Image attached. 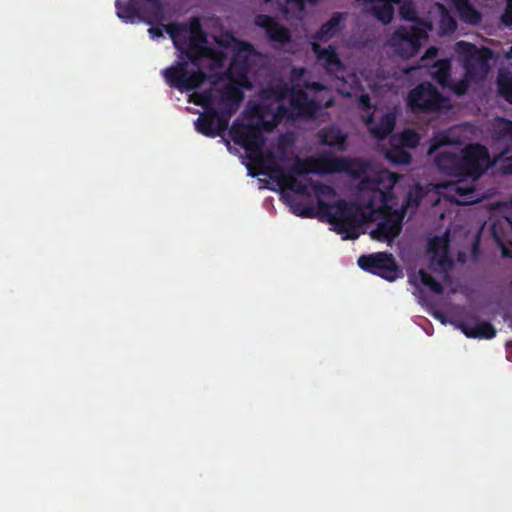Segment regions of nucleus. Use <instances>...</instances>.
Listing matches in <instances>:
<instances>
[{"mask_svg": "<svg viewBox=\"0 0 512 512\" xmlns=\"http://www.w3.org/2000/svg\"><path fill=\"white\" fill-rule=\"evenodd\" d=\"M304 74L303 68L292 70L291 89L273 78L257 99L250 100L242 118L231 127L235 143L244 147L260 174L275 179L281 188L314 195L321 213L344 239L357 238L362 224L370 222H377L372 238H395L404 215L419 205L423 188L413 186L399 204L393 190H398L402 176L388 170H373L361 160L328 153L301 159L284 139L264 149L262 130H272L284 117L315 116L320 107L332 104L329 90L302 80Z\"/></svg>", "mask_w": 512, "mask_h": 512, "instance_id": "1", "label": "nucleus"}, {"mask_svg": "<svg viewBox=\"0 0 512 512\" xmlns=\"http://www.w3.org/2000/svg\"><path fill=\"white\" fill-rule=\"evenodd\" d=\"M165 30L175 47L185 53V58L163 71L167 83L189 91L209 82V89L193 93L189 101L205 109L195 122L196 129L206 136L222 135L243 99V90L251 88L248 74L259 55L250 44L230 35L209 47L197 19L189 27L170 24Z\"/></svg>", "mask_w": 512, "mask_h": 512, "instance_id": "2", "label": "nucleus"}, {"mask_svg": "<svg viewBox=\"0 0 512 512\" xmlns=\"http://www.w3.org/2000/svg\"><path fill=\"white\" fill-rule=\"evenodd\" d=\"M453 128L440 132L431 139L428 154H435L434 162L442 172L459 177L457 180L431 185V189L459 205H468L481 200L475 181L491 165L488 151L480 145H469L461 149L458 132Z\"/></svg>", "mask_w": 512, "mask_h": 512, "instance_id": "3", "label": "nucleus"}, {"mask_svg": "<svg viewBox=\"0 0 512 512\" xmlns=\"http://www.w3.org/2000/svg\"><path fill=\"white\" fill-rule=\"evenodd\" d=\"M456 51L462 56L465 67V78L454 82L449 78L450 62L448 60H439L432 66L428 67L423 63L420 69L426 68L427 73L435 79L441 86L450 87L456 94L461 95L466 92L470 82H478L483 80L489 71V60L492 55L490 50L486 48H477L475 45L460 41L456 43ZM437 54L435 47H430L422 62L428 58H434Z\"/></svg>", "mask_w": 512, "mask_h": 512, "instance_id": "4", "label": "nucleus"}, {"mask_svg": "<svg viewBox=\"0 0 512 512\" xmlns=\"http://www.w3.org/2000/svg\"><path fill=\"white\" fill-rule=\"evenodd\" d=\"M312 51L317 63L334 78L335 89L344 96L358 98V104L362 109H370V98L367 94H359L362 88L357 83L356 72L347 74V67L340 59L336 48L332 45L322 47L319 42L311 41Z\"/></svg>", "mask_w": 512, "mask_h": 512, "instance_id": "5", "label": "nucleus"}, {"mask_svg": "<svg viewBox=\"0 0 512 512\" xmlns=\"http://www.w3.org/2000/svg\"><path fill=\"white\" fill-rule=\"evenodd\" d=\"M428 270L409 266V261H404L409 282L417 285L419 281L424 287L428 288L434 294L440 295L444 288L441 281L451 283V272L454 270L456 261L464 264L467 258H427Z\"/></svg>", "mask_w": 512, "mask_h": 512, "instance_id": "6", "label": "nucleus"}, {"mask_svg": "<svg viewBox=\"0 0 512 512\" xmlns=\"http://www.w3.org/2000/svg\"><path fill=\"white\" fill-rule=\"evenodd\" d=\"M464 242L472 245L473 254L476 256V237L457 229L429 234L426 238V249L431 256H467V251L463 247Z\"/></svg>", "mask_w": 512, "mask_h": 512, "instance_id": "7", "label": "nucleus"}, {"mask_svg": "<svg viewBox=\"0 0 512 512\" xmlns=\"http://www.w3.org/2000/svg\"><path fill=\"white\" fill-rule=\"evenodd\" d=\"M424 28L418 26H402L389 40V46L402 57H412L419 50L427 37V32L432 30V23H423Z\"/></svg>", "mask_w": 512, "mask_h": 512, "instance_id": "8", "label": "nucleus"}, {"mask_svg": "<svg viewBox=\"0 0 512 512\" xmlns=\"http://www.w3.org/2000/svg\"><path fill=\"white\" fill-rule=\"evenodd\" d=\"M367 7L382 23L386 24L392 20L394 9L391 2L399 4L400 16L412 24L410 26L423 27V23H431V21L420 20L413 3L410 0H363Z\"/></svg>", "mask_w": 512, "mask_h": 512, "instance_id": "9", "label": "nucleus"}, {"mask_svg": "<svg viewBox=\"0 0 512 512\" xmlns=\"http://www.w3.org/2000/svg\"><path fill=\"white\" fill-rule=\"evenodd\" d=\"M408 104L413 111L437 110L450 106L449 100L429 83H422L414 88L408 96Z\"/></svg>", "mask_w": 512, "mask_h": 512, "instance_id": "10", "label": "nucleus"}, {"mask_svg": "<svg viewBox=\"0 0 512 512\" xmlns=\"http://www.w3.org/2000/svg\"><path fill=\"white\" fill-rule=\"evenodd\" d=\"M493 137L497 141L512 143V121L506 119H496L493 123ZM509 151L505 150L495 158V163H502L503 169L506 172H512V155L509 156ZM510 212L505 216V222L509 225L512 236V199L510 202ZM512 245V240L510 241Z\"/></svg>", "mask_w": 512, "mask_h": 512, "instance_id": "11", "label": "nucleus"}, {"mask_svg": "<svg viewBox=\"0 0 512 512\" xmlns=\"http://www.w3.org/2000/svg\"><path fill=\"white\" fill-rule=\"evenodd\" d=\"M357 264L362 270L389 282L404 276L403 269L396 263L395 258H357Z\"/></svg>", "mask_w": 512, "mask_h": 512, "instance_id": "12", "label": "nucleus"}, {"mask_svg": "<svg viewBox=\"0 0 512 512\" xmlns=\"http://www.w3.org/2000/svg\"><path fill=\"white\" fill-rule=\"evenodd\" d=\"M419 140L418 134L410 129L392 136L391 147L385 152L386 158L394 164H408L411 156L404 148L416 147Z\"/></svg>", "mask_w": 512, "mask_h": 512, "instance_id": "13", "label": "nucleus"}, {"mask_svg": "<svg viewBox=\"0 0 512 512\" xmlns=\"http://www.w3.org/2000/svg\"><path fill=\"white\" fill-rule=\"evenodd\" d=\"M457 327L468 338L492 339L496 336L495 327L489 322L479 321L477 316L459 321Z\"/></svg>", "mask_w": 512, "mask_h": 512, "instance_id": "14", "label": "nucleus"}, {"mask_svg": "<svg viewBox=\"0 0 512 512\" xmlns=\"http://www.w3.org/2000/svg\"><path fill=\"white\" fill-rule=\"evenodd\" d=\"M255 24L266 29L270 39L279 44H284L289 41V32L278 25L271 17L266 15H258L255 19Z\"/></svg>", "mask_w": 512, "mask_h": 512, "instance_id": "15", "label": "nucleus"}, {"mask_svg": "<svg viewBox=\"0 0 512 512\" xmlns=\"http://www.w3.org/2000/svg\"><path fill=\"white\" fill-rule=\"evenodd\" d=\"M363 120L367 124L371 134L378 139L387 136L394 128L395 116L387 113L381 117L378 123L374 124L371 115H362Z\"/></svg>", "mask_w": 512, "mask_h": 512, "instance_id": "16", "label": "nucleus"}, {"mask_svg": "<svg viewBox=\"0 0 512 512\" xmlns=\"http://www.w3.org/2000/svg\"><path fill=\"white\" fill-rule=\"evenodd\" d=\"M462 21L467 24L477 25L481 22V14L469 3L468 0H451Z\"/></svg>", "mask_w": 512, "mask_h": 512, "instance_id": "17", "label": "nucleus"}, {"mask_svg": "<svg viewBox=\"0 0 512 512\" xmlns=\"http://www.w3.org/2000/svg\"><path fill=\"white\" fill-rule=\"evenodd\" d=\"M344 16L340 13H335L331 19L322 25L320 30L314 37L313 41H323L326 42L334 37L340 29V23L343 21Z\"/></svg>", "mask_w": 512, "mask_h": 512, "instance_id": "18", "label": "nucleus"}, {"mask_svg": "<svg viewBox=\"0 0 512 512\" xmlns=\"http://www.w3.org/2000/svg\"><path fill=\"white\" fill-rule=\"evenodd\" d=\"M321 142L328 146H334L338 149L344 148L346 135H344L338 128L331 127L324 129L320 133Z\"/></svg>", "mask_w": 512, "mask_h": 512, "instance_id": "19", "label": "nucleus"}, {"mask_svg": "<svg viewBox=\"0 0 512 512\" xmlns=\"http://www.w3.org/2000/svg\"><path fill=\"white\" fill-rule=\"evenodd\" d=\"M497 84L500 95L512 104V73L501 71Z\"/></svg>", "mask_w": 512, "mask_h": 512, "instance_id": "20", "label": "nucleus"}, {"mask_svg": "<svg viewBox=\"0 0 512 512\" xmlns=\"http://www.w3.org/2000/svg\"><path fill=\"white\" fill-rule=\"evenodd\" d=\"M436 12L440 15V29L443 34H449L456 29L455 19L447 12L442 4L435 5Z\"/></svg>", "mask_w": 512, "mask_h": 512, "instance_id": "21", "label": "nucleus"}, {"mask_svg": "<svg viewBox=\"0 0 512 512\" xmlns=\"http://www.w3.org/2000/svg\"><path fill=\"white\" fill-rule=\"evenodd\" d=\"M116 9H117V15L120 19L124 20L125 22H131L133 23L134 20L137 18V16L134 14V12L129 8H123L120 5L119 1H116Z\"/></svg>", "mask_w": 512, "mask_h": 512, "instance_id": "22", "label": "nucleus"}, {"mask_svg": "<svg viewBox=\"0 0 512 512\" xmlns=\"http://www.w3.org/2000/svg\"><path fill=\"white\" fill-rule=\"evenodd\" d=\"M502 21L507 26L512 24V0H507V6L502 16Z\"/></svg>", "mask_w": 512, "mask_h": 512, "instance_id": "23", "label": "nucleus"}, {"mask_svg": "<svg viewBox=\"0 0 512 512\" xmlns=\"http://www.w3.org/2000/svg\"><path fill=\"white\" fill-rule=\"evenodd\" d=\"M152 8V13L157 16L161 10L160 0H146Z\"/></svg>", "mask_w": 512, "mask_h": 512, "instance_id": "24", "label": "nucleus"}, {"mask_svg": "<svg viewBox=\"0 0 512 512\" xmlns=\"http://www.w3.org/2000/svg\"><path fill=\"white\" fill-rule=\"evenodd\" d=\"M149 33L153 39L161 37L163 35V30L158 27H153L149 29Z\"/></svg>", "mask_w": 512, "mask_h": 512, "instance_id": "25", "label": "nucleus"}, {"mask_svg": "<svg viewBox=\"0 0 512 512\" xmlns=\"http://www.w3.org/2000/svg\"><path fill=\"white\" fill-rule=\"evenodd\" d=\"M498 242H499V245H500L501 250H502V256H505V257L512 256V252L505 245V243L503 241H501L500 239H498Z\"/></svg>", "mask_w": 512, "mask_h": 512, "instance_id": "26", "label": "nucleus"}, {"mask_svg": "<svg viewBox=\"0 0 512 512\" xmlns=\"http://www.w3.org/2000/svg\"><path fill=\"white\" fill-rule=\"evenodd\" d=\"M507 59H512V47L505 53Z\"/></svg>", "mask_w": 512, "mask_h": 512, "instance_id": "27", "label": "nucleus"}, {"mask_svg": "<svg viewBox=\"0 0 512 512\" xmlns=\"http://www.w3.org/2000/svg\"><path fill=\"white\" fill-rule=\"evenodd\" d=\"M369 256H375V257H378V256H392V254H387V253H374V254H370Z\"/></svg>", "mask_w": 512, "mask_h": 512, "instance_id": "28", "label": "nucleus"}, {"mask_svg": "<svg viewBox=\"0 0 512 512\" xmlns=\"http://www.w3.org/2000/svg\"><path fill=\"white\" fill-rule=\"evenodd\" d=\"M403 260L407 259V260H415L417 263L419 260H422L423 258H420V257H417V258H402Z\"/></svg>", "mask_w": 512, "mask_h": 512, "instance_id": "29", "label": "nucleus"}, {"mask_svg": "<svg viewBox=\"0 0 512 512\" xmlns=\"http://www.w3.org/2000/svg\"><path fill=\"white\" fill-rule=\"evenodd\" d=\"M301 215L307 216V215H310V213L309 212L301 213Z\"/></svg>", "mask_w": 512, "mask_h": 512, "instance_id": "30", "label": "nucleus"}]
</instances>
